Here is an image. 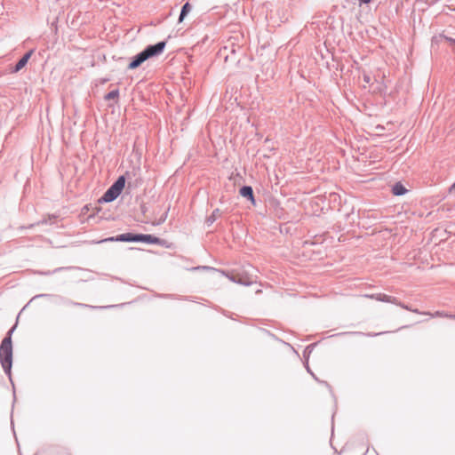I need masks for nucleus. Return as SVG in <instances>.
<instances>
[{
  "label": "nucleus",
  "mask_w": 455,
  "mask_h": 455,
  "mask_svg": "<svg viewBox=\"0 0 455 455\" xmlns=\"http://www.w3.org/2000/svg\"><path fill=\"white\" fill-rule=\"evenodd\" d=\"M13 360V348L12 339L9 337H4L0 343V363L3 371L9 378L12 387L14 388V383L12 378V367ZM16 400L15 390L13 389V403Z\"/></svg>",
  "instance_id": "obj_1"
},
{
  "label": "nucleus",
  "mask_w": 455,
  "mask_h": 455,
  "mask_svg": "<svg viewBox=\"0 0 455 455\" xmlns=\"http://www.w3.org/2000/svg\"><path fill=\"white\" fill-rule=\"evenodd\" d=\"M120 239H123L124 243H143L147 244H157L166 248L169 247L166 240L151 234L126 232L121 234Z\"/></svg>",
  "instance_id": "obj_2"
},
{
  "label": "nucleus",
  "mask_w": 455,
  "mask_h": 455,
  "mask_svg": "<svg viewBox=\"0 0 455 455\" xmlns=\"http://www.w3.org/2000/svg\"><path fill=\"white\" fill-rule=\"evenodd\" d=\"M126 183L125 175H120L105 193L98 199L99 204H107L115 201L123 192Z\"/></svg>",
  "instance_id": "obj_3"
},
{
  "label": "nucleus",
  "mask_w": 455,
  "mask_h": 455,
  "mask_svg": "<svg viewBox=\"0 0 455 455\" xmlns=\"http://www.w3.org/2000/svg\"><path fill=\"white\" fill-rule=\"evenodd\" d=\"M52 297L55 299V303H57V304H64L67 306H74V307H89L92 309H106V308L123 307L125 305L124 303H122L119 305H108V306H100V307L91 306V305L84 304V303L75 302L68 298H65V297H62L60 295H52V294H49V293H41V294L35 295L31 299V300H35L39 298H52Z\"/></svg>",
  "instance_id": "obj_4"
},
{
  "label": "nucleus",
  "mask_w": 455,
  "mask_h": 455,
  "mask_svg": "<svg viewBox=\"0 0 455 455\" xmlns=\"http://www.w3.org/2000/svg\"><path fill=\"white\" fill-rule=\"evenodd\" d=\"M220 273L228 277L231 282L241 284L243 286H250L253 283L251 277L238 272H229L226 270H220Z\"/></svg>",
  "instance_id": "obj_5"
},
{
  "label": "nucleus",
  "mask_w": 455,
  "mask_h": 455,
  "mask_svg": "<svg viewBox=\"0 0 455 455\" xmlns=\"http://www.w3.org/2000/svg\"><path fill=\"white\" fill-rule=\"evenodd\" d=\"M166 47V41H159L154 44L147 45L142 51L146 55L147 59L149 60L151 58L158 57L161 55Z\"/></svg>",
  "instance_id": "obj_6"
},
{
  "label": "nucleus",
  "mask_w": 455,
  "mask_h": 455,
  "mask_svg": "<svg viewBox=\"0 0 455 455\" xmlns=\"http://www.w3.org/2000/svg\"><path fill=\"white\" fill-rule=\"evenodd\" d=\"M35 50L34 49H30L29 51H28L17 62L14 66H12L11 68V70L10 72L12 74H15V73H18L20 72L23 68L26 67V65L28 64L29 59L31 58V56L33 55Z\"/></svg>",
  "instance_id": "obj_7"
},
{
  "label": "nucleus",
  "mask_w": 455,
  "mask_h": 455,
  "mask_svg": "<svg viewBox=\"0 0 455 455\" xmlns=\"http://www.w3.org/2000/svg\"><path fill=\"white\" fill-rule=\"evenodd\" d=\"M239 194L242 197L247 199L253 205L256 204V199L253 192V188L250 185H243L239 189Z\"/></svg>",
  "instance_id": "obj_8"
},
{
  "label": "nucleus",
  "mask_w": 455,
  "mask_h": 455,
  "mask_svg": "<svg viewBox=\"0 0 455 455\" xmlns=\"http://www.w3.org/2000/svg\"><path fill=\"white\" fill-rule=\"evenodd\" d=\"M146 60H148V59H147L146 55L144 54L143 51H141L132 58L130 63L128 64L127 68L128 69H136Z\"/></svg>",
  "instance_id": "obj_9"
},
{
  "label": "nucleus",
  "mask_w": 455,
  "mask_h": 455,
  "mask_svg": "<svg viewBox=\"0 0 455 455\" xmlns=\"http://www.w3.org/2000/svg\"><path fill=\"white\" fill-rule=\"evenodd\" d=\"M386 333H387V331H380V332H374V333L373 332L364 333L362 331H344V332L336 333V334H334V336L352 335V336L376 337V336L383 335ZM331 337H333V335Z\"/></svg>",
  "instance_id": "obj_10"
},
{
  "label": "nucleus",
  "mask_w": 455,
  "mask_h": 455,
  "mask_svg": "<svg viewBox=\"0 0 455 455\" xmlns=\"http://www.w3.org/2000/svg\"><path fill=\"white\" fill-rule=\"evenodd\" d=\"M391 192L394 196H404L408 189L401 181H396L392 185Z\"/></svg>",
  "instance_id": "obj_11"
},
{
  "label": "nucleus",
  "mask_w": 455,
  "mask_h": 455,
  "mask_svg": "<svg viewBox=\"0 0 455 455\" xmlns=\"http://www.w3.org/2000/svg\"><path fill=\"white\" fill-rule=\"evenodd\" d=\"M191 10H192V5L190 4L189 2H186L181 7V10H180V12L179 15V19H178V22L181 23L185 20V18L188 16V14L191 12Z\"/></svg>",
  "instance_id": "obj_12"
},
{
  "label": "nucleus",
  "mask_w": 455,
  "mask_h": 455,
  "mask_svg": "<svg viewBox=\"0 0 455 455\" xmlns=\"http://www.w3.org/2000/svg\"><path fill=\"white\" fill-rule=\"evenodd\" d=\"M304 366H305V368H306L307 371V372H308V373L313 377V379H314L315 381H317L318 383H321V384L324 385L326 387H328V389H329L331 392H332V391H331V385H330L327 381H325V380H320V379L316 377V375L314 373V371H312V370H311V369H310V367H309V363H308V362H307V361L304 363Z\"/></svg>",
  "instance_id": "obj_13"
},
{
  "label": "nucleus",
  "mask_w": 455,
  "mask_h": 455,
  "mask_svg": "<svg viewBox=\"0 0 455 455\" xmlns=\"http://www.w3.org/2000/svg\"><path fill=\"white\" fill-rule=\"evenodd\" d=\"M220 215V210L219 208L213 210L212 214L206 218L204 222L205 226L208 228L211 227L216 221Z\"/></svg>",
  "instance_id": "obj_14"
},
{
  "label": "nucleus",
  "mask_w": 455,
  "mask_h": 455,
  "mask_svg": "<svg viewBox=\"0 0 455 455\" xmlns=\"http://www.w3.org/2000/svg\"><path fill=\"white\" fill-rule=\"evenodd\" d=\"M75 268L74 267H56L55 269L50 271H42V270H38V271H36V274L37 275H53L55 273H59V272H61V271H65V270H69V269H73Z\"/></svg>",
  "instance_id": "obj_15"
},
{
  "label": "nucleus",
  "mask_w": 455,
  "mask_h": 455,
  "mask_svg": "<svg viewBox=\"0 0 455 455\" xmlns=\"http://www.w3.org/2000/svg\"><path fill=\"white\" fill-rule=\"evenodd\" d=\"M378 301L386 302V303H392L396 305L398 303V299L394 296H390L385 293H379L378 296Z\"/></svg>",
  "instance_id": "obj_16"
},
{
  "label": "nucleus",
  "mask_w": 455,
  "mask_h": 455,
  "mask_svg": "<svg viewBox=\"0 0 455 455\" xmlns=\"http://www.w3.org/2000/svg\"><path fill=\"white\" fill-rule=\"evenodd\" d=\"M54 219H56L55 215H53V214L52 215H49L47 218L43 219L42 220L38 221L37 223L31 224L28 227H27V228L22 227L21 228H32L36 225H40V224H52V220H54Z\"/></svg>",
  "instance_id": "obj_17"
},
{
  "label": "nucleus",
  "mask_w": 455,
  "mask_h": 455,
  "mask_svg": "<svg viewBox=\"0 0 455 455\" xmlns=\"http://www.w3.org/2000/svg\"><path fill=\"white\" fill-rule=\"evenodd\" d=\"M119 94H120V92H119L118 89L112 90L104 95V100L106 101H109L112 100H117L119 98Z\"/></svg>",
  "instance_id": "obj_18"
},
{
  "label": "nucleus",
  "mask_w": 455,
  "mask_h": 455,
  "mask_svg": "<svg viewBox=\"0 0 455 455\" xmlns=\"http://www.w3.org/2000/svg\"><path fill=\"white\" fill-rule=\"evenodd\" d=\"M285 210L280 206V204L277 203L275 208V216L279 220H285Z\"/></svg>",
  "instance_id": "obj_19"
},
{
  "label": "nucleus",
  "mask_w": 455,
  "mask_h": 455,
  "mask_svg": "<svg viewBox=\"0 0 455 455\" xmlns=\"http://www.w3.org/2000/svg\"><path fill=\"white\" fill-rule=\"evenodd\" d=\"M316 345H317V343H312V344L307 345L305 347V349L303 351V357L306 359L305 362H307V361L308 362L309 355Z\"/></svg>",
  "instance_id": "obj_20"
},
{
  "label": "nucleus",
  "mask_w": 455,
  "mask_h": 455,
  "mask_svg": "<svg viewBox=\"0 0 455 455\" xmlns=\"http://www.w3.org/2000/svg\"><path fill=\"white\" fill-rule=\"evenodd\" d=\"M121 234L116 236H109L108 238L102 239L99 243H107V242H123V239H120Z\"/></svg>",
  "instance_id": "obj_21"
},
{
  "label": "nucleus",
  "mask_w": 455,
  "mask_h": 455,
  "mask_svg": "<svg viewBox=\"0 0 455 455\" xmlns=\"http://www.w3.org/2000/svg\"><path fill=\"white\" fill-rule=\"evenodd\" d=\"M157 296H158V297H160V298H164V299H183L181 296H176V295H174V294H165V293H162V294H158Z\"/></svg>",
  "instance_id": "obj_22"
},
{
  "label": "nucleus",
  "mask_w": 455,
  "mask_h": 455,
  "mask_svg": "<svg viewBox=\"0 0 455 455\" xmlns=\"http://www.w3.org/2000/svg\"><path fill=\"white\" fill-rule=\"evenodd\" d=\"M240 48L239 47H235V45H232L231 46V49H230V55L228 54L226 57H225V60L227 61L229 58H232V55H235L237 50H239Z\"/></svg>",
  "instance_id": "obj_23"
},
{
  "label": "nucleus",
  "mask_w": 455,
  "mask_h": 455,
  "mask_svg": "<svg viewBox=\"0 0 455 455\" xmlns=\"http://www.w3.org/2000/svg\"><path fill=\"white\" fill-rule=\"evenodd\" d=\"M193 269H195V270L204 269V270H207V271H220L219 269H216L212 267H208V266H198L196 267H194Z\"/></svg>",
  "instance_id": "obj_24"
},
{
  "label": "nucleus",
  "mask_w": 455,
  "mask_h": 455,
  "mask_svg": "<svg viewBox=\"0 0 455 455\" xmlns=\"http://www.w3.org/2000/svg\"><path fill=\"white\" fill-rule=\"evenodd\" d=\"M444 39L453 47V51L455 52V38L444 36Z\"/></svg>",
  "instance_id": "obj_25"
},
{
  "label": "nucleus",
  "mask_w": 455,
  "mask_h": 455,
  "mask_svg": "<svg viewBox=\"0 0 455 455\" xmlns=\"http://www.w3.org/2000/svg\"><path fill=\"white\" fill-rule=\"evenodd\" d=\"M140 209L141 213L144 216H146L147 212H148V207L147 204L141 203L140 205Z\"/></svg>",
  "instance_id": "obj_26"
},
{
  "label": "nucleus",
  "mask_w": 455,
  "mask_h": 455,
  "mask_svg": "<svg viewBox=\"0 0 455 455\" xmlns=\"http://www.w3.org/2000/svg\"><path fill=\"white\" fill-rule=\"evenodd\" d=\"M396 306H398V307H402V308H403L405 310H408V311H411L412 310V308L410 306L401 302L399 299H398V303H396Z\"/></svg>",
  "instance_id": "obj_27"
},
{
  "label": "nucleus",
  "mask_w": 455,
  "mask_h": 455,
  "mask_svg": "<svg viewBox=\"0 0 455 455\" xmlns=\"http://www.w3.org/2000/svg\"><path fill=\"white\" fill-rule=\"evenodd\" d=\"M16 326H17V323L7 331L5 337H9L10 339H12V336L13 331L16 329Z\"/></svg>",
  "instance_id": "obj_28"
},
{
  "label": "nucleus",
  "mask_w": 455,
  "mask_h": 455,
  "mask_svg": "<svg viewBox=\"0 0 455 455\" xmlns=\"http://www.w3.org/2000/svg\"><path fill=\"white\" fill-rule=\"evenodd\" d=\"M16 326H17V323L7 331L5 337H9L10 339H12V336L13 331L16 329Z\"/></svg>",
  "instance_id": "obj_29"
},
{
  "label": "nucleus",
  "mask_w": 455,
  "mask_h": 455,
  "mask_svg": "<svg viewBox=\"0 0 455 455\" xmlns=\"http://www.w3.org/2000/svg\"><path fill=\"white\" fill-rule=\"evenodd\" d=\"M379 293L364 294L363 297L378 300Z\"/></svg>",
  "instance_id": "obj_30"
},
{
  "label": "nucleus",
  "mask_w": 455,
  "mask_h": 455,
  "mask_svg": "<svg viewBox=\"0 0 455 455\" xmlns=\"http://www.w3.org/2000/svg\"><path fill=\"white\" fill-rule=\"evenodd\" d=\"M434 315H436V316H446V317H451V318L455 317L454 315H448V314H443V312H440V311H436Z\"/></svg>",
  "instance_id": "obj_31"
},
{
  "label": "nucleus",
  "mask_w": 455,
  "mask_h": 455,
  "mask_svg": "<svg viewBox=\"0 0 455 455\" xmlns=\"http://www.w3.org/2000/svg\"><path fill=\"white\" fill-rule=\"evenodd\" d=\"M168 212H169V208L167 209V211H165V212L164 213L163 217L160 219V220L157 222V224H161L163 222L165 221L166 218H167V215H168Z\"/></svg>",
  "instance_id": "obj_32"
},
{
  "label": "nucleus",
  "mask_w": 455,
  "mask_h": 455,
  "mask_svg": "<svg viewBox=\"0 0 455 455\" xmlns=\"http://www.w3.org/2000/svg\"><path fill=\"white\" fill-rule=\"evenodd\" d=\"M262 331L265 332L266 334L271 336L272 338L277 339V338L275 337V334L271 333L268 330H266V329H262Z\"/></svg>",
  "instance_id": "obj_33"
},
{
  "label": "nucleus",
  "mask_w": 455,
  "mask_h": 455,
  "mask_svg": "<svg viewBox=\"0 0 455 455\" xmlns=\"http://www.w3.org/2000/svg\"><path fill=\"white\" fill-rule=\"evenodd\" d=\"M371 0H358L359 5L369 4Z\"/></svg>",
  "instance_id": "obj_34"
},
{
  "label": "nucleus",
  "mask_w": 455,
  "mask_h": 455,
  "mask_svg": "<svg viewBox=\"0 0 455 455\" xmlns=\"http://www.w3.org/2000/svg\"><path fill=\"white\" fill-rule=\"evenodd\" d=\"M109 81V78L108 77H103V78H100V84H105L106 83H108Z\"/></svg>",
  "instance_id": "obj_35"
},
{
  "label": "nucleus",
  "mask_w": 455,
  "mask_h": 455,
  "mask_svg": "<svg viewBox=\"0 0 455 455\" xmlns=\"http://www.w3.org/2000/svg\"><path fill=\"white\" fill-rule=\"evenodd\" d=\"M455 191V181L449 188V193L451 194Z\"/></svg>",
  "instance_id": "obj_36"
},
{
  "label": "nucleus",
  "mask_w": 455,
  "mask_h": 455,
  "mask_svg": "<svg viewBox=\"0 0 455 455\" xmlns=\"http://www.w3.org/2000/svg\"><path fill=\"white\" fill-rule=\"evenodd\" d=\"M363 81H364L365 83H370V82H371V77H370V76H368V75H364V76H363Z\"/></svg>",
  "instance_id": "obj_37"
},
{
  "label": "nucleus",
  "mask_w": 455,
  "mask_h": 455,
  "mask_svg": "<svg viewBox=\"0 0 455 455\" xmlns=\"http://www.w3.org/2000/svg\"><path fill=\"white\" fill-rule=\"evenodd\" d=\"M411 312H413V313H417V314H420V315H426V314H427V313H425V312H420V311H419V309H417V308H414V309L412 308Z\"/></svg>",
  "instance_id": "obj_38"
},
{
  "label": "nucleus",
  "mask_w": 455,
  "mask_h": 455,
  "mask_svg": "<svg viewBox=\"0 0 455 455\" xmlns=\"http://www.w3.org/2000/svg\"><path fill=\"white\" fill-rule=\"evenodd\" d=\"M31 301L32 300L30 299L29 302L22 309H20V312H19V315H21V312H23V310L29 305Z\"/></svg>",
  "instance_id": "obj_39"
},
{
  "label": "nucleus",
  "mask_w": 455,
  "mask_h": 455,
  "mask_svg": "<svg viewBox=\"0 0 455 455\" xmlns=\"http://www.w3.org/2000/svg\"><path fill=\"white\" fill-rule=\"evenodd\" d=\"M31 301L32 300L30 299L29 302L22 309H20V312H19V315H21V312H23V310L29 305Z\"/></svg>",
  "instance_id": "obj_40"
},
{
  "label": "nucleus",
  "mask_w": 455,
  "mask_h": 455,
  "mask_svg": "<svg viewBox=\"0 0 455 455\" xmlns=\"http://www.w3.org/2000/svg\"><path fill=\"white\" fill-rule=\"evenodd\" d=\"M89 210V205H84V208H83V212L84 211H88Z\"/></svg>",
  "instance_id": "obj_41"
},
{
  "label": "nucleus",
  "mask_w": 455,
  "mask_h": 455,
  "mask_svg": "<svg viewBox=\"0 0 455 455\" xmlns=\"http://www.w3.org/2000/svg\"><path fill=\"white\" fill-rule=\"evenodd\" d=\"M333 419H334V414L331 416V420L333 421ZM333 430H334V427L332 426L331 427V433L333 434Z\"/></svg>",
  "instance_id": "obj_42"
},
{
  "label": "nucleus",
  "mask_w": 455,
  "mask_h": 455,
  "mask_svg": "<svg viewBox=\"0 0 455 455\" xmlns=\"http://www.w3.org/2000/svg\"><path fill=\"white\" fill-rule=\"evenodd\" d=\"M407 327H409V325L402 326V327H400L398 330H401V329H403V328H407Z\"/></svg>",
  "instance_id": "obj_43"
},
{
  "label": "nucleus",
  "mask_w": 455,
  "mask_h": 455,
  "mask_svg": "<svg viewBox=\"0 0 455 455\" xmlns=\"http://www.w3.org/2000/svg\"><path fill=\"white\" fill-rule=\"evenodd\" d=\"M98 212H99V210H97V212L95 213L90 215V218H92Z\"/></svg>",
  "instance_id": "obj_44"
}]
</instances>
